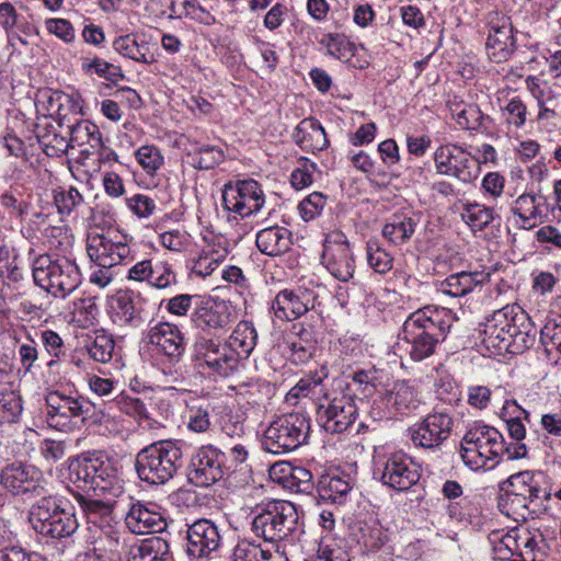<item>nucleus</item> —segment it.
<instances>
[{"instance_id":"24","label":"nucleus","mask_w":561,"mask_h":561,"mask_svg":"<svg viewBox=\"0 0 561 561\" xmlns=\"http://www.w3.org/2000/svg\"><path fill=\"white\" fill-rule=\"evenodd\" d=\"M108 316L118 327L138 328L144 322L140 298L131 290H119L108 300Z\"/></svg>"},{"instance_id":"52","label":"nucleus","mask_w":561,"mask_h":561,"mask_svg":"<svg viewBox=\"0 0 561 561\" xmlns=\"http://www.w3.org/2000/svg\"><path fill=\"white\" fill-rule=\"evenodd\" d=\"M135 158L144 172L150 176L164 164V158L160 149L153 145H144L135 151Z\"/></svg>"},{"instance_id":"47","label":"nucleus","mask_w":561,"mask_h":561,"mask_svg":"<svg viewBox=\"0 0 561 561\" xmlns=\"http://www.w3.org/2000/svg\"><path fill=\"white\" fill-rule=\"evenodd\" d=\"M215 404L208 400L194 403L188 409L187 427L194 433H206L210 430V416L215 412Z\"/></svg>"},{"instance_id":"4","label":"nucleus","mask_w":561,"mask_h":561,"mask_svg":"<svg viewBox=\"0 0 561 561\" xmlns=\"http://www.w3.org/2000/svg\"><path fill=\"white\" fill-rule=\"evenodd\" d=\"M69 480L78 489L101 491L113 496H118L123 491L117 468L110 458L101 454L73 460L69 466Z\"/></svg>"},{"instance_id":"18","label":"nucleus","mask_w":561,"mask_h":561,"mask_svg":"<svg viewBox=\"0 0 561 561\" xmlns=\"http://www.w3.org/2000/svg\"><path fill=\"white\" fill-rule=\"evenodd\" d=\"M490 27L486 53L494 62L506 61L516 49V39L513 34V23L506 14L492 11L488 14Z\"/></svg>"},{"instance_id":"22","label":"nucleus","mask_w":561,"mask_h":561,"mask_svg":"<svg viewBox=\"0 0 561 561\" xmlns=\"http://www.w3.org/2000/svg\"><path fill=\"white\" fill-rule=\"evenodd\" d=\"M221 535L210 519L201 518L188 525L186 530V554L190 558H207L220 547Z\"/></svg>"},{"instance_id":"44","label":"nucleus","mask_w":561,"mask_h":561,"mask_svg":"<svg viewBox=\"0 0 561 561\" xmlns=\"http://www.w3.org/2000/svg\"><path fill=\"white\" fill-rule=\"evenodd\" d=\"M390 533L378 523L365 524L359 529L358 543L365 552L375 553L386 547Z\"/></svg>"},{"instance_id":"5","label":"nucleus","mask_w":561,"mask_h":561,"mask_svg":"<svg viewBox=\"0 0 561 561\" xmlns=\"http://www.w3.org/2000/svg\"><path fill=\"white\" fill-rule=\"evenodd\" d=\"M33 278L36 285L61 298L70 295L81 284V273L73 261L64 256L53 259L48 254L34 260Z\"/></svg>"},{"instance_id":"23","label":"nucleus","mask_w":561,"mask_h":561,"mask_svg":"<svg viewBox=\"0 0 561 561\" xmlns=\"http://www.w3.org/2000/svg\"><path fill=\"white\" fill-rule=\"evenodd\" d=\"M148 343L157 352L168 357L170 362L178 363L185 352L184 335L178 325L170 322H159L151 327L147 333Z\"/></svg>"},{"instance_id":"1","label":"nucleus","mask_w":561,"mask_h":561,"mask_svg":"<svg viewBox=\"0 0 561 561\" xmlns=\"http://www.w3.org/2000/svg\"><path fill=\"white\" fill-rule=\"evenodd\" d=\"M453 321L450 310L425 306L410 313L403 322L398 335V347L413 362H422L431 357L437 345L446 339Z\"/></svg>"},{"instance_id":"50","label":"nucleus","mask_w":561,"mask_h":561,"mask_svg":"<svg viewBox=\"0 0 561 561\" xmlns=\"http://www.w3.org/2000/svg\"><path fill=\"white\" fill-rule=\"evenodd\" d=\"M53 198L57 211L61 216L70 215L84 202L82 194L73 186H69L68 188L58 187L53 190Z\"/></svg>"},{"instance_id":"37","label":"nucleus","mask_w":561,"mask_h":561,"mask_svg":"<svg viewBox=\"0 0 561 561\" xmlns=\"http://www.w3.org/2000/svg\"><path fill=\"white\" fill-rule=\"evenodd\" d=\"M416 221L403 213L391 215L382 227V236L393 245H402L410 241L415 232Z\"/></svg>"},{"instance_id":"2","label":"nucleus","mask_w":561,"mask_h":561,"mask_svg":"<svg viewBox=\"0 0 561 561\" xmlns=\"http://www.w3.org/2000/svg\"><path fill=\"white\" fill-rule=\"evenodd\" d=\"M530 330L527 313L518 306H506L486 320L482 342L486 348L515 352L526 347Z\"/></svg>"},{"instance_id":"19","label":"nucleus","mask_w":561,"mask_h":561,"mask_svg":"<svg viewBox=\"0 0 561 561\" xmlns=\"http://www.w3.org/2000/svg\"><path fill=\"white\" fill-rule=\"evenodd\" d=\"M224 454L213 445L201 447L191 458L187 479L198 488H208L219 481L222 476Z\"/></svg>"},{"instance_id":"10","label":"nucleus","mask_w":561,"mask_h":561,"mask_svg":"<svg viewBox=\"0 0 561 561\" xmlns=\"http://www.w3.org/2000/svg\"><path fill=\"white\" fill-rule=\"evenodd\" d=\"M46 422L58 431L72 430L78 421L84 423L93 404L81 396L66 394L61 391H50L45 398Z\"/></svg>"},{"instance_id":"58","label":"nucleus","mask_w":561,"mask_h":561,"mask_svg":"<svg viewBox=\"0 0 561 561\" xmlns=\"http://www.w3.org/2000/svg\"><path fill=\"white\" fill-rule=\"evenodd\" d=\"M22 412V401L14 391L0 392V424L15 422Z\"/></svg>"},{"instance_id":"56","label":"nucleus","mask_w":561,"mask_h":561,"mask_svg":"<svg viewBox=\"0 0 561 561\" xmlns=\"http://www.w3.org/2000/svg\"><path fill=\"white\" fill-rule=\"evenodd\" d=\"M195 168L210 170L221 163L225 154L221 148L211 145L196 146L193 149Z\"/></svg>"},{"instance_id":"41","label":"nucleus","mask_w":561,"mask_h":561,"mask_svg":"<svg viewBox=\"0 0 561 561\" xmlns=\"http://www.w3.org/2000/svg\"><path fill=\"white\" fill-rule=\"evenodd\" d=\"M483 275L480 272H460L449 275L438 284V291L451 297H461L482 283Z\"/></svg>"},{"instance_id":"36","label":"nucleus","mask_w":561,"mask_h":561,"mask_svg":"<svg viewBox=\"0 0 561 561\" xmlns=\"http://www.w3.org/2000/svg\"><path fill=\"white\" fill-rule=\"evenodd\" d=\"M0 561H44L41 554L19 545L16 534L7 525H0Z\"/></svg>"},{"instance_id":"27","label":"nucleus","mask_w":561,"mask_h":561,"mask_svg":"<svg viewBox=\"0 0 561 561\" xmlns=\"http://www.w3.org/2000/svg\"><path fill=\"white\" fill-rule=\"evenodd\" d=\"M313 307V297L308 290H280L272 302L276 318L293 321L305 314Z\"/></svg>"},{"instance_id":"63","label":"nucleus","mask_w":561,"mask_h":561,"mask_svg":"<svg viewBox=\"0 0 561 561\" xmlns=\"http://www.w3.org/2000/svg\"><path fill=\"white\" fill-rule=\"evenodd\" d=\"M126 204L138 218L150 217L157 208L154 199L145 194L133 195L126 199Z\"/></svg>"},{"instance_id":"12","label":"nucleus","mask_w":561,"mask_h":561,"mask_svg":"<svg viewBox=\"0 0 561 561\" xmlns=\"http://www.w3.org/2000/svg\"><path fill=\"white\" fill-rule=\"evenodd\" d=\"M356 417L357 407L352 394L325 393L317 404V422L327 433L345 432Z\"/></svg>"},{"instance_id":"39","label":"nucleus","mask_w":561,"mask_h":561,"mask_svg":"<svg viewBox=\"0 0 561 561\" xmlns=\"http://www.w3.org/2000/svg\"><path fill=\"white\" fill-rule=\"evenodd\" d=\"M449 110L458 126L465 130H480L484 128V121L489 118L473 103L455 100L449 102Z\"/></svg>"},{"instance_id":"59","label":"nucleus","mask_w":561,"mask_h":561,"mask_svg":"<svg viewBox=\"0 0 561 561\" xmlns=\"http://www.w3.org/2000/svg\"><path fill=\"white\" fill-rule=\"evenodd\" d=\"M459 454L463 463L471 470L488 468L483 453L479 450L476 443L469 442L468 432L461 439Z\"/></svg>"},{"instance_id":"55","label":"nucleus","mask_w":561,"mask_h":561,"mask_svg":"<svg viewBox=\"0 0 561 561\" xmlns=\"http://www.w3.org/2000/svg\"><path fill=\"white\" fill-rule=\"evenodd\" d=\"M366 259L375 273L386 274L392 268L393 257L377 241L367 242Z\"/></svg>"},{"instance_id":"60","label":"nucleus","mask_w":561,"mask_h":561,"mask_svg":"<svg viewBox=\"0 0 561 561\" xmlns=\"http://www.w3.org/2000/svg\"><path fill=\"white\" fill-rule=\"evenodd\" d=\"M327 204V196L320 192H313L299 204V211L305 221L318 217Z\"/></svg>"},{"instance_id":"42","label":"nucleus","mask_w":561,"mask_h":561,"mask_svg":"<svg viewBox=\"0 0 561 561\" xmlns=\"http://www.w3.org/2000/svg\"><path fill=\"white\" fill-rule=\"evenodd\" d=\"M351 490L350 480L339 474L322 476L318 482V495L324 502L342 504Z\"/></svg>"},{"instance_id":"32","label":"nucleus","mask_w":561,"mask_h":561,"mask_svg":"<svg viewBox=\"0 0 561 561\" xmlns=\"http://www.w3.org/2000/svg\"><path fill=\"white\" fill-rule=\"evenodd\" d=\"M128 561H173V553L168 540L152 536L129 548Z\"/></svg>"},{"instance_id":"29","label":"nucleus","mask_w":561,"mask_h":561,"mask_svg":"<svg viewBox=\"0 0 561 561\" xmlns=\"http://www.w3.org/2000/svg\"><path fill=\"white\" fill-rule=\"evenodd\" d=\"M125 523L134 534L161 533L167 528L162 515L140 502L130 505Z\"/></svg>"},{"instance_id":"53","label":"nucleus","mask_w":561,"mask_h":561,"mask_svg":"<svg viewBox=\"0 0 561 561\" xmlns=\"http://www.w3.org/2000/svg\"><path fill=\"white\" fill-rule=\"evenodd\" d=\"M178 278L172 265L165 261L151 260L148 284L158 289L176 285Z\"/></svg>"},{"instance_id":"46","label":"nucleus","mask_w":561,"mask_h":561,"mask_svg":"<svg viewBox=\"0 0 561 561\" xmlns=\"http://www.w3.org/2000/svg\"><path fill=\"white\" fill-rule=\"evenodd\" d=\"M515 539L519 542L517 557L520 561H540L545 557L546 543L542 534L526 531L517 535Z\"/></svg>"},{"instance_id":"62","label":"nucleus","mask_w":561,"mask_h":561,"mask_svg":"<svg viewBox=\"0 0 561 561\" xmlns=\"http://www.w3.org/2000/svg\"><path fill=\"white\" fill-rule=\"evenodd\" d=\"M285 488L296 492L308 493L312 488L311 472L304 467L293 466L290 477Z\"/></svg>"},{"instance_id":"57","label":"nucleus","mask_w":561,"mask_h":561,"mask_svg":"<svg viewBox=\"0 0 561 561\" xmlns=\"http://www.w3.org/2000/svg\"><path fill=\"white\" fill-rule=\"evenodd\" d=\"M112 403L123 413L137 420H148L149 412L145 402L136 397H131L124 392L116 396Z\"/></svg>"},{"instance_id":"45","label":"nucleus","mask_w":561,"mask_h":561,"mask_svg":"<svg viewBox=\"0 0 561 561\" xmlns=\"http://www.w3.org/2000/svg\"><path fill=\"white\" fill-rule=\"evenodd\" d=\"M319 44L325 48L328 55L341 61H348L356 54V45L341 33H327Z\"/></svg>"},{"instance_id":"3","label":"nucleus","mask_w":561,"mask_h":561,"mask_svg":"<svg viewBox=\"0 0 561 561\" xmlns=\"http://www.w3.org/2000/svg\"><path fill=\"white\" fill-rule=\"evenodd\" d=\"M182 466V444L175 440H159L146 446L135 461L138 478L151 485L167 483Z\"/></svg>"},{"instance_id":"33","label":"nucleus","mask_w":561,"mask_h":561,"mask_svg":"<svg viewBox=\"0 0 561 561\" xmlns=\"http://www.w3.org/2000/svg\"><path fill=\"white\" fill-rule=\"evenodd\" d=\"M291 244V232L282 226H270L256 233V247L266 255L277 256L287 252Z\"/></svg>"},{"instance_id":"6","label":"nucleus","mask_w":561,"mask_h":561,"mask_svg":"<svg viewBox=\"0 0 561 561\" xmlns=\"http://www.w3.org/2000/svg\"><path fill=\"white\" fill-rule=\"evenodd\" d=\"M28 522L38 535L56 540L70 538L79 527L75 513L60 507L54 496H43L33 504Z\"/></svg>"},{"instance_id":"15","label":"nucleus","mask_w":561,"mask_h":561,"mask_svg":"<svg viewBox=\"0 0 561 561\" xmlns=\"http://www.w3.org/2000/svg\"><path fill=\"white\" fill-rule=\"evenodd\" d=\"M434 161L438 173L454 176L463 183L477 179L480 171L479 161L456 145L438 147L434 154Z\"/></svg>"},{"instance_id":"61","label":"nucleus","mask_w":561,"mask_h":561,"mask_svg":"<svg viewBox=\"0 0 561 561\" xmlns=\"http://www.w3.org/2000/svg\"><path fill=\"white\" fill-rule=\"evenodd\" d=\"M44 152L48 157H61L68 152L70 140L58 134H46L38 138Z\"/></svg>"},{"instance_id":"38","label":"nucleus","mask_w":561,"mask_h":561,"mask_svg":"<svg viewBox=\"0 0 561 561\" xmlns=\"http://www.w3.org/2000/svg\"><path fill=\"white\" fill-rule=\"evenodd\" d=\"M257 341V333L252 322L241 321L226 341V344L237 355V363L241 358H248L254 350Z\"/></svg>"},{"instance_id":"31","label":"nucleus","mask_w":561,"mask_h":561,"mask_svg":"<svg viewBox=\"0 0 561 561\" xmlns=\"http://www.w3.org/2000/svg\"><path fill=\"white\" fill-rule=\"evenodd\" d=\"M541 502L529 501V497L517 495L507 490H499L497 507L501 513L516 522L534 518Z\"/></svg>"},{"instance_id":"64","label":"nucleus","mask_w":561,"mask_h":561,"mask_svg":"<svg viewBox=\"0 0 561 561\" xmlns=\"http://www.w3.org/2000/svg\"><path fill=\"white\" fill-rule=\"evenodd\" d=\"M300 161L302 162V167L295 169L290 175V183L296 190H302L309 186L313 181L312 172L317 171V164L314 162L304 157L300 158Z\"/></svg>"},{"instance_id":"9","label":"nucleus","mask_w":561,"mask_h":561,"mask_svg":"<svg viewBox=\"0 0 561 561\" xmlns=\"http://www.w3.org/2000/svg\"><path fill=\"white\" fill-rule=\"evenodd\" d=\"M194 366L208 376L227 377L238 368L237 355L218 339L197 335L192 350Z\"/></svg>"},{"instance_id":"26","label":"nucleus","mask_w":561,"mask_h":561,"mask_svg":"<svg viewBox=\"0 0 561 561\" xmlns=\"http://www.w3.org/2000/svg\"><path fill=\"white\" fill-rule=\"evenodd\" d=\"M420 402L415 388L404 380L396 381L380 398V403L386 409L385 416L388 419L410 413L420 405Z\"/></svg>"},{"instance_id":"8","label":"nucleus","mask_w":561,"mask_h":561,"mask_svg":"<svg viewBox=\"0 0 561 561\" xmlns=\"http://www.w3.org/2000/svg\"><path fill=\"white\" fill-rule=\"evenodd\" d=\"M298 513L288 501H273L254 512L251 529L265 541L276 542L288 537L296 528Z\"/></svg>"},{"instance_id":"7","label":"nucleus","mask_w":561,"mask_h":561,"mask_svg":"<svg viewBox=\"0 0 561 561\" xmlns=\"http://www.w3.org/2000/svg\"><path fill=\"white\" fill-rule=\"evenodd\" d=\"M309 417L302 413H287L275 419L264 431L262 446L274 455L287 454L307 443Z\"/></svg>"},{"instance_id":"34","label":"nucleus","mask_w":561,"mask_h":561,"mask_svg":"<svg viewBox=\"0 0 561 561\" xmlns=\"http://www.w3.org/2000/svg\"><path fill=\"white\" fill-rule=\"evenodd\" d=\"M70 146L82 147L81 152L90 156L103 148L102 135L99 127L87 119H81L77 124L69 127Z\"/></svg>"},{"instance_id":"48","label":"nucleus","mask_w":561,"mask_h":561,"mask_svg":"<svg viewBox=\"0 0 561 561\" xmlns=\"http://www.w3.org/2000/svg\"><path fill=\"white\" fill-rule=\"evenodd\" d=\"M511 210L520 219V228L524 229L533 228L535 226V219L540 215V210L536 204V196L527 193L522 194L514 201Z\"/></svg>"},{"instance_id":"17","label":"nucleus","mask_w":561,"mask_h":561,"mask_svg":"<svg viewBox=\"0 0 561 561\" xmlns=\"http://www.w3.org/2000/svg\"><path fill=\"white\" fill-rule=\"evenodd\" d=\"M421 478L420 466L407 454L398 451L385 457L380 481L396 491H408Z\"/></svg>"},{"instance_id":"20","label":"nucleus","mask_w":561,"mask_h":561,"mask_svg":"<svg viewBox=\"0 0 561 561\" xmlns=\"http://www.w3.org/2000/svg\"><path fill=\"white\" fill-rule=\"evenodd\" d=\"M42 479L43 474L37 468L23 462L9 463L0 472V484L15 496L28 493L42 495Z\"/></svg>"},{"instance_id":"51","label":"nucleus","mask_w":561,"mask_h":561,"mask_svg":"<svg viewBox=\"0 0 561 561\" xmlns=\"http://www.w3.org/2000/svg\"><path fill=\"white\" fill-rule=\"evenodd\" d=\"M461 218L472 229L482 230L494 219L492 208L477 203H467L463 205Z\"/></svg>"},{"instance_id":"40","label":"nucleus","mask_w":561,"mask_h":561,"mask_svg":"<svg viewBox=\"0 0 561 561\" xmlns=\"http://www.w3.org/2000/svg\"><path fill=\"white\" fill-rule=\"evenodd\" d=\"M231 561H288L278 551L264 549L261 543L254 540L241 539L232 549Z\"/></svg>"},{"instance_id":"13","label":"nucleus","mask_w":561,"mask_h":561,"mask_svg":"<svg viewBox=\"0 0 561 561\" xmlns=\"http://www.w3.org/2000/svg\"><path fill=\"white\" fill-rule=\"evenodd\" d=\"M265 203V195L261 185L250 179L227 184L222 191V205L226 210L249 217L261 210Z\"/></svg>"},{"instance_id":"54","label":"nucleus","mask_w":561,"mask_h":561,"mask_svg":"<svg viewBox=\"0 0 561 561\" xmlns=\"http://www.w3.org/2000/svg\"><path fill=\"white\" fill-rule=\"evenodd\" d=\"M82 70L88 73H95L105 80L116 83L118 79H124L122 69L101 58H83L81 62Z\"/></svg>"},{"instance_id":"14","label":"nucleus","mask_w":561,"mask_h":561,"mask_svg":"<svg viewBox=\"0 0 561 561\" xmlns=\"http://www.w3.org/2000/svg\"><path fill=\"white\" fill-rule=\"evenodd\" d=\"M322 264L332 276L348 282L355 272V261L347 237L340 230L331 231L323 241Z\"/></svg>"},{"instance_id":"28","label":"nucleus","mask_w":561,"mask_h":561,"mask_svg":"<svg viewBox=\"0 0 561 561\" xmlns=\"http://www.w3.org/2000/svg\"><path fill=\"white\" fill-rule=\"evenodd\" d=\"M542 480L541 472L525 470L510 476L500 484V490L529 497V501L542 502L550 499V493L542 488Z\"/></svg>"},{"instance_id":"43","label":"nucleus","mask_w":561,"mask_h":561,"mask_svg":"<svg viewBox=\"0 0 561 561\" xmlns=\"http://www.w3.org/2000/svg\"><path fill=\"white\" fill-rule=\"evenodd\" d=\"M84 347L93 360L105 364L113 358L115 341L112 334L105 330H99L89 337Z\"/></svg>"},{"instance_id":"30","label":"nucleus","mask_w":561,"mask_h":561,"mask_svg":"<svg viewBox=\"0 0 561 561\" xmlns=\"http://www.w3.org/2000/svg\"><path fill=\"white\" fill-rule=\"evenodd\" d=\"M293 138L300 149L308 152L321 151L329 146L324 128L312 117L302 119L296 126Z\"/></svg>"},{"instance_id":"16","label":"nucleus","mask_w":561,"mask_h":561,"mask_svg":"<svg viewBox=\"0 0 561 561\" xmlns=\"http://www.w3.org/2000/svg\"><path fill=\"white\" fill-rule=\"evenodd\" d=\"M454 420L446 411H434L422 422L409 428L410 439L415 447L438 448L449 436Z\"/></svg>"},{"instance_id":"49","label":"nucleus","mask_w":561,"mask_h":561,"mask_svg":"<svg viewBox=\"0 0 561 561\" xmlns=\"http://www.w3.org/2000/svg\"><path fill=\"white\" fill-rule=\"evenodd\" d=\"M503 414L510 415V419L506 420V428L511 438L515 439L516 443H523L522 440L526 436V428L520 416L524 415L527 419L529 413L522 409L515 400H512L505 402Z\"/></svg>"},{"instance_id":"21","label":"nucleus","mask_w":561,"mask_h":561,"mask_svg":"<svg viewBox=\"0 0 561 561\" xmlns=\"http://www.w3.org/2000/svg\"><path fill=\"white\" fill-rule=\"evenodd\" d=\"M87 253L102 268H111L134 259L126 242L115 241L100 233L88 237Z\"/></svg>"},{"instance_id":"25","label":"nucleus","mask_w":561,"mask_h":561,"mask_svg":"<svg viewBox=\"0 0 561 561\" xmlns=\"http://www.w3.org/2000/svg\"><path fill=\"white\" fill-rule=\"evenodd\" d=\"M191 318L197 329L215 332L230 324L231 310L225 300L206 299L195 302Z\"/></svg>"},{"instance_id":"11","label":"nucleus","mask_w":561,"mask_h":561,"mask_svg":"<svg viewBox=\"0 0 561 561\" xmlns=\"http://www.w3.org/2000/svg\"><path fill=\"white\" fill-rule=\"evenodd\" d=\"M467 432L469 442L476 443L479 450L483 453L489 469L497 465L504 455L510 460L527 456L526 444L514 443L507 445L503 435L493 426L476 424Z\"/></svg>"},{"instance_id":"35","label":"nucleus","mask_w":561,"mask_h":561,"mask_svg":"<svg viewBox=\"0 0 561 561\" xmlns=\"http://www.w3.org/2000/svg\"><path fill=\"white\" fill-rule=\"evenodd\" d=\"M113 48L119 55L141 64H153L154 55L150 51L149 43L140 35L130 33L117 37Z\"/></svg>"}]
</instances>
